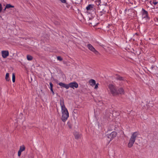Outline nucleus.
Listing matches in <instances>:
<instances>
[{
  "instance_id": "obj_1",
  "label": "nucleus",
  "mask_w": 158,
  "mask_h": 158,
  "mask_svg": "<svg viewBox=\"0 0 158 158\" xmlns=\"http://www.w3.org/2000/svg\"><path fill=\"white\" fill-rule=\"evenodd\" d=\"M60 105L61 106L62 114L61 119L63 122H64L69 117V113L64 106V100L63 98L60 99Z\"/></svg>"
},
{
  "instance_id": "obj_10",
  "label": "nucleus",
  "mask_w": 158,
  "mask_h": 158,
  "mask_svg": "<svg viewBox=\"0 0 158 158\" xmlns=\"http://www.w3.org/2000/svg\"><path fill=\"white\" fill-rule=\"evenodd\" d=\"M58 85L64 88L67 89H68V84H66L62 82H60L58 84Z\"/></svg>"
},
{
  "instance_id": "obj_7",
  "label": "nucleus",
  "mask_w": 158,
  "mask_h": 158,
  "mask_svg": "<svg viewBox=\"0 0 158 158\" xmlns=\"http://www.w3.org/2000/svg\"><path fill=\"white\" fill-rule=\"evenodd\" d=\"M117 135V133L115 131H113L110 134L107 135V137L110 139V141L114 137H115Z\"/></svg>"
},
{
  "instance_id": "obj_21",
  "label": "nucleus",
  "mask_w": 158,
  "mask_h": 158,
  "mask_svg": "<svg viewBox=\"0 0 158 158\" xmlns=\"http://www.w3.org/2000/svg\"><path fill=\"white\" fill-rule=\"evenodd\" d=\"M57 59L60 61H62L63 60L62 58L60 56L57 57Z\"/></svg>"
},
{
  "instance_id": "obj_2",
  "label": "nucleus",
  "mask_w": 158,
  "mask_h": 158,
  "mask_svg": "<svg viewBox=\"0 0 158 158\" xmlns=\"http://www.w3.org/2000/svg\"><path fill=\"white\" fill-rule=\"evenodd\" d=\"M138 135L139 133L137 132H135L132 134L127 144L128 148H131L133 146Z\"/></svg>"
},
{
  "instance_id": "obj_20",
  "label": "nucleus",
  "mask_w": 158,
  "mask_h": 158,
  "mask_svg": "<svg viewBox=\"0 0 158 158\" xmlns=\"http://www.w3.org/2000/svg\"><path fill=\"white\" fill-rule=\"evenodd\" d=\"M143 10L144 11L143 15H144V17H145L147 16V12L143 9Z\"/></svg>"
},
{
  "instance_id": "obj_17",
  "label": "nucleus",
  "mask_w": 158,
  "mask_h": 158,
  "mask_svg": "<svg viewBox=\"0 0 158 158\" xmlns=\"http://www.w3.org/2000/svg\"><path fill=\"white\" fill-rule=\"evenodd\" d=\"M14 7V6L11 5L10 4H7L6 6V8H7V9H8L10 8H13Z\"/></svg>"
},
{
  "instance_id": "obj_5",
  "label": "nucleus",
  "mask_w": 158,
  "mask_h": 158,
  "mask_svg": "<svg viewBox=\"0 0 158 158\" xmlns=\"http://www.w3.org/2000/svg\"><path fill=\"white\" fill-rule=\"evenodd\" d=\"M87 47L89 50L94 52L95 54L98 55L99 54L98 52L90 44H89L87 45Z\"/></svg>"
},
{
  "instance_id": "obj_6",
  "label": "nucleus",
  "mask_w": 158,
  "mask_h": 158,
  "mask_svg": "<svg viewBox=\"0 0 158 158\" xmlns=\"http://www.w3.org/2000/svg\"><path fill=\"white\" fill-rule=\"evenodd\" d=\"M68 89L69 87H70L74 89L75 88H78V85L77 83L74 81L73 82H71L68 84Z\"/></svg>"
},
{
  "instance_id": "obj_23",
  "label": "nucleus",
  "mask_w": 158,
  "mask_h": 158,
  "mask_svg": "<svg viewBox=\"0 0 158 158\" xmlns=\"http://www.w3.org/2000/svg\"><path fill=\"white\" fill-rule=\"evenodd\" d=\"M61 2L63 3H66V0H59Z\"/></svg>"
},
{
  "instance_id": "obj_12",
  "label": "nucleus",
  "mask_w": 158,
  "mask_h": 158,
  "mask_svg": "<svg viewBox=\"0 0 158 158\" xmlns=\"http://www.w3.org/2000/svg\"><path fill=\"white\" fill-rule=\"evenodd\" d=\"M118 94H124V91L123 89L121 88H119L118 90Z\"/></svg>"
},
{
  "instance_id": "obj_16",
  "label": "nucleus",
  "mask_w": 158,
  "mask_h": 158,
  "mask_svg": "<svg viewBox=\"0 0 158 158\" xmlns=\"http://www.w3.org/2000/svg\"><path fill=\"white\" fill-rule=\"evenodd\" d=\"M27 59L28 60H32V56L30 55H27Z\"/></svg>"
},
{
  "instance_id": "obj_26",
  "label": "nucleus",
  "mask_w": 158,
  "mask_h": 158,
  "mask_svg": "<svg viewBox=\"0 0 158 158\" xmlns=\"http://www.w3.org/2000/svg\"><path fill=\"white\" fill-rule=\"evenodd\" d=\"M2 10V6L1 4L0 3V13L1 12Z\"/></svg>"
},
{
  "instance_id": "obj_27",
  "label": "nucleus",
  "mask_w": 158,
  "mask_h": 158,
  "mask_svg": "<svg viewBox=\"0 0 158 158\" xmlns=\"http://www.w3.org/2000/svg\"><path fill=\"white\" fill-rule=\"evenodd\" d=\"M157 3L158 2H156L153 1V3L154 5H156V4H157Z\"/></svg>"
},
{
  "instance_id": "obj_14",
  "label": "nucleus",
  "mask_w": 158,
  "mask_h": 158,
  "mask_svg": "<svg viewBox=\"0 0 158 158\" xmlns=\"http://www.w3.org/2000/svg\"><path fill=\"white\" fill-rule=\"evenodd\" d=\"M49 85H50V88L51 91L52 92V94L53 95H54V92L53 91V89H52L53 85H52V83L51 82H50V83Z\"/></svg>"
},
{
  "instance_id": "obj_9",
  "label": "nucleus",
  "mask_w": 158,
  "mask_h": 158,
  "mask_svg": "<svg viewBox=\"0 0 158 158\" xmlns=\"http://www.w3.org/2000/svg\"><path fill=\"white\" fill-rule=\"evenodd\" d=\"M1 53L2 57L4 58H6L9 55V52L8 51H2Z\"/></svg>"
},
{
  "instance_id": "obj_13",
  "label": "nucleus",
  "mask_w": 158,
  "mask_h": 158,
  "mask_svg": "<svg viewBox=\"0 0 158 158\" xmlns=\"http://www.w3.org/2000/svg\"><path fill=\"white\" fill-rule=\"evenodd\" d=\"M89 82L90 84V85L93 86L95 85L96 84L95 81L93 79H90L89 81Z\"/></svg>"
},
{
  "instance_id": "obj_22",
  "label": "nucleus",
  "mask_w": 158,
  "mask_h": 158,
  "mask_svg": "<svg viewBox=\"0 0 158 158\" xmlns=\"http://www.w3.org/2000/svg\"><path fill=\"white\" fill-rule=\"evenodd\" d=\"M117 79L118 80H120V81L123 80V77H120V76H118L117 77Z\"/></svg>"
},
{
  "instance_id": "obj_3",
  "label": "nucleus",
  "mask_w": 158,
  "mask_h": 158,
  "mask_svg": "<svg viewBox=\"0 0 158 158\" xmlns=\"http://www.w3.org/2000/svg\"><path fill=\"white\" fill-rule=\"evenodd\" d=\"M106 10V6L104 5H100L98 6V14L100 16H102L104 14Z\"/></svg>"
},
{
  "instance_id": "obj_28",
  "label": "nucleus",
  "mask_w": 158,
  "mask_h": 158,
  "mask_svg": "<svg viewBox=\"0 0 158 158\" xmlns=\"http://www.w3.org/2000/svg\"><path fill=\"white\" fill-rule=\"evenodd\" d=\"M6 9H7V8H6V7H5V8L3 10L4 12V11L6 10Z\"/></svg>"
},
{
  "instance_id": "obj_24",
  "label": "nucleus",
  "mask_w": 158,
  "mask_h": 158,
  "mask_svg": "<svg viewBox=\"0 0 158 158\" xmlns=\"http://www.w3.org/2000/svg\"><path fill=\"white\" fill-rule=\"evenodd\" d=\"M80 1L81 0H76L75 2V3H77V4H79V3H80Z\"/></svg>"
},
{
  "instance_id": "obj_18",
  "label": "nucleus",
  "mask_w": 158,
  "mask_h": 158,
  "mask_svg": "<svg viewBox=\"0 0 158 158\" xmlns=\"http://www.w3.org/2000/svg\"><path fill=\"white\" fill-rule=\"evenodd\" d=\"M6 79L7 81H9L10 80V78H9V73H6Z\"/></svg>"
},
{
  "instance_id": "obj_25",
  "label": "nucleus",
  "mask_w": 158,
  "mask_h": 158,
  "mask_svg": "<svg viewBox=\"0 0 158 158\" xmlns=\"http://www.w3.org/2000/svg\"><path fill=\"white\" fill-rule=\"evenodd\" d=\"M98 84L97 83L96 84H95V85L94 87L95 89H97L98 88Z\"/></svg>"
},
{
  "instance_id": "obj_8",
  "label": "nucleus",
  "mask_w": 158,
  "mask_h": 158,
  "mask_svg": "<svg viewBox=\"0 0 158 158\" xmlns=\"http://www.w3.org/2000/svg\"><path fill=\"white\" fill-rule=\"evenodd\" d=\"M25 149V146L23 145L20 147L19 149L18 152V155L19 156H20L21 154V152L24 151Z\"/></svg>"
},
{
  "instance_id": "obj_11",
  "label": "nucleus",
  "mask_w": 158,
  "mask_h": 158,
  "mask_svg": "<svg viewBox=\"0 0 158 158\" xmlns=\"http://www.w3.org/2000/svg\"><path fill=\"white\" fill-rule=\"evenodd\" d=\"M94 5L92 4H89L86 7V9L87 10H92L93 8Z\"/></svg>"
},
{
  "instance_id": "obj_15",
  "label": "nucleus",
  "mask_w": 158,
  "mask_h": 158,
  "mask_svg": "<svg viewBox=\"0 0 158 158\" xmlns=\"http://www.w3.org/2000/svg\"><path fill=\"white\" fill-rule=\"evenodd\" d=\"M74 135L75 136V138L76 139H77L79 138L80 136V135L77 132H76L74 134Z\"/></svg>"
},
{
  "instance_id": "obj_19",
  "label": "nucleus",
  "mask_w": 158,
  "mask_h": 158,
  "mask_svg": "<svg viewBox=\"0 0 158 158\" xmlns=\"http://www.w3.org/2000/svg\"><path fill=\"white\" fill-rule=\"evenodd\" d=\"M15 76L14 73H12V80L13 82L15 81Z\"/></svg>"
},
{
  "instance_id": "obj_4",
  "label": "nucleus",
  "mask_w": 158,
  "mask_h": 158,
  "mask_svg": "<svg viewBox=\"0 0 158 158\" xmlns=\"http://www.w3.org/2000/svg\"><path fill=\"white\" fill-rule=\"evenodd\" d=\"M108 87L110 92L113 96H116L118 94L115 85L112 84H110L108 85Z\"/></svg>"
}]
</instances>
